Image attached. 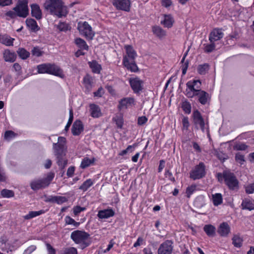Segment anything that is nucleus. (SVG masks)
I'll use <instances>...</instances> for the list:
<instances>
[{"label": "nucleus", "mask_w": 254, "mask_h": 254, "mask_svg": "<svg viewBox=\"0 0 254 254\" xmlns=\"http://www.w3.org/2000/svg\"><path fill=\"white\" fill-rule=\"evenodd\" d=\"M95 159L94 157H84L81 161L80 167L82 169L86 168L94 164Z\"/></svg>", "instance_id": "25"}, {"label": "nucleus", "mask_w": 254, "mask_h": 254, "mask_svg": "<svg viewBox=\"0 0 254 254\" xmlns=\"http://www.w3.org/2000/svg\"><path fill=\"white\" fill-rule=\"evenodd\" d=\"M44 211L41 210L39 211H30L29 213L24 216V219H30L32 218L35 217L39 215H40L44 213Z\"/></svg>", "instance_id": "36"}, {"label": "nucleus", "mask_w": 254, "mask_h": 254, "mask_svg": "<svg viewBox=\"0 0 254 254\" xmlns=\"http://www.w3.org/2000/svg\"><path fill=\"white\" fill-rule=\"evenodd\" d=\"M1 195L3 197L10 198L14 196V193L11 190L3 189L1 191Z\"/></svg>", "instance_id": "40"}, {"label": "nucleus", "mask_w": 254, "mask_h": 254, "mask_svg": "<svg viewBox=\"0 0 254 254\" xmlns=\"http://www.w3.org/2000/svg\"><path fill=\"white\" fill-rule=\"evenodd\" d=\"M85 210L86 208L84 207L76 206L73 207V212L75 216L78 215L81 212L84 211Z\"/></svg>", "instance_id": "49"}, {"label": "nucleus", "mask_w": 254, "mask_h": 254, "mask_svg": "<svg viewBox=\"0 0 254 254\" xmlns=\"http://www.w3.org/2000/svg\"><path fill=\"white\" fill-rule=\"evenodd\" d=\"M133 148V147L132 146V145H129L128 146V147L127 148V149H125V150H123L122 151H121L119 155H120V156H124L126 154H127L128 152H131L132 151V149Z\"/></svg>", "instance_id": "54"}, {"label": "nucleus", "mask_w": 254, "mask_h": 254, "mask_svg": "<svg viewBox=\"0 0 254 254\" xmlns=\"http://www.w3.org/2000/svg\"><path fill=\"white\" fill-rule=\"evenodd\" d=\"M174 23V19L171 14H165L161 23L165 27L171 28Z\"/></svg>", "instance_id": "21"}, {"label": "nucleus", "mask_w": 254, "mask_h": 254, "mask_svg": "<svg viewBox=\"0 0 254 254\" xmlns=\"http://www.w3.org/2000/svg\"><path fill=\"white\" fill-rule=\"evenodd\" d=\"M83 130V126L80 121H76L72 127V132L73 135L79 134Z\"/></svg>", "instance_id": "24"}, {"label": "nucleus", "mask_w": 254, "mask_h": 254, "mask_svg": "<svg viewBox=\"0 0 254 254\" xmlns=\"http://www.w3.org/2000/svg\"><path fill=\"white\" fill-rule=\"evenodd\" d=\"M113 120L116 123L118 127L121 128L123 127L124 121L123 118L121 116H117L114 118Z\"/></svg>", "instance_id": "43"}, {"label": "nucleus", "mask_w": 254, "mask_h": 254, "mask_svg": "<svg viewBox=\"0 0 254 254\" xmlns=\"http://www.w3.org/2000/svg\"><path fill=\"white\" fill-rule=\"evenodd\" d=\"M12 3V0H0V5L2 6L9 5Z\"/></svg>", "instance_id": "62"}, {"label": "nucleus", "mask_w": 254, "mask_h": 254, "mask_svg": "<svg viewBox=\"0 0 254 254\" xmlns=\"http://www.w3.org/2000/svg\"><path fill=\"white\" fill-rule=\"evenodd\" d=\"M3 58L6 62L13 63L16 59V55L14 52L5 50L3 52Z\"/></svg>", "instance_id": "17"}, {"label": "nucleus", "mask_w": 254, "mask_h": 254, "mask_svg": "<svg viewBox=\"0 0 254 254\" xmlns=\"http://www.w3.org/2000/svg\"><path fill=\"white\" fill-rule=\"evenodd\" d=\"M198 72L201 74H204L206 73V65L205 64L199 65L197 68Z\"/></svg>", "instance_id": "55"}, {"label": "nucleus", "mask_w": 254, "mask_h": 254, "mask_svg": "<svg viewBox=\"0 0 254 254\" xmlns=\"http://www.w3.org/2000/svg\"><path fill=\"white\" fill-rule=\"evenodd\" d=\"M6 15L10 18H13L18 16L17 12L14 10H9L6 13Z\"/></svg>", "instance_id": "57"}, {"label": "nucleus", "mask_w": 254, "mask_h": 254, "mask_svg": "<svg viewBox=\"0 0 254 254\" xmlns=\"http://www.w3.org/2000/svg\"><path fill=\"white\" fill-rule=\"evenodd\" d=\"M242 208L243 209H248L252 210L254 209V200L249 199H245L243 200L242 204Z\"/></svg>", "instance_id": "26"}, {"label": "nucleus", "mask_w": 254, "mask_h": 254, "mask_svg": "<svg viewBox=\"0 0 254 254\" xmlns=\"http://www.w3.org/2000/svg\"><path fill=\"white\" fill-rule=\"evenodd\" d=\"M113 4L118 9L129 11L131 2L129 0H114Z\"/></svg>", "instance_id": "15"}, {"label": "nucleus", "mask_w": 254, "mask_h": 254, "mask_svg": "<svg viewBox=\"0 0 254 254\" xmlns=\"http://www.w3.org/2000/svg\"><path fill=\"white\" fill-rule=\"evenodd\" d=\"M248 146L244 143H237L234 146L233 149L235 150H245Z\"/></svg>", "instance_id": "44"}, {"label": "nucleus", "mask_w": 254, "mask_h": 254, "mask_svg": "<svg viewBox=\"0 0 254 254\" xmlns=\"http://www.w3.org/2000/svg\"><path fill=\"white\" fill-rule=\"evenodd\" d=\"M147 120L145 116L140 117L138 118L137 123L140 126L143 125L147 122Z\"/></svg>", "instance_id": "56"}, {"label": "nucleus", "mask_w": 254, "mask_h": 254, "mask_svg": "<svg viewBox=\"0 0 254 254\" xmlns=\"http://www.w3.org/2000/svg\"><path fill=\"white\" fill-rule=\"evenodd\" d=\"M14 40V39L6 35L0 36V43L6 46L12 45Z\"/></svg>", "instance_id": "32"}, {"label": "nucleus", "mask_w": 254, "mask_h": 254, "mask_svg": "<svg viewBox=\"0 0 254 254\" xmlns=\"http://www.w3.org/2000/svg\"><path fill=\"white\" fill-rule=\"evenodd\" d=\"M129 82L134 93H138L143 88V81L138 77L130 78Z\"/></svg>", "instance_id": "16"}, {"label": "nucleus", "mask_w": 254, "mask_h": 254, "mask_svg": "<svg viewBox=\"0 0 254 254\" xmlns=\"http://www.w3.org/2000/svg\"><path fill=\"white\" fill-rule=\"evenodd\" d=\"M79 33L87 39H92L94 36V32L91 26L87 22H80L78 23Z\"/></svg>", "instance_id": "9"}, {"label": "nucleus", "mask_w": 254, "mask_h": 254, "mask_svg": "<svg viewBox=\"0 0 254 254\" xmlns=\"http://www.w3.org/2000/svg\"><path fill=\"white\" fill-rule=\"evenodd\" d=\"M75 43L76 45L81 49V50H87L88 49V46L86 44L85 41L80 38H77L75 39Z\"/></svg>", "instance_id": "34"}, {"label": "nucleus", "mask_w": 254, "mask_h": 254, "mask_svg": "<svg viewBox=\"0 0 254 254\" xmlns=\"http://www.w3.org/2000/svg\"><path fill=\"white\" fill-rule=\"evenodd\" d=\"M205 175V165L203 163H200L196 165L190 172V178L195 180L202 178Z\"/></svg>", "instance_id": "12"}, {"label": "nucleus", "mask_w": 254, "mask_h": 254, "mask_svg": "<svg viewBox=\"0 0 254 254\" xmlns=\"http://www.w3.org/2000/svg\"><path fill=\"white\" fill-rule=\"evenodd\" d=\"M31 14L37 19H40L42 17V10L39 5L37 4H32L31 5Z\"/></svg>", "instance_id": "20"}, {"label": "nucleus", "mask_w": 254, "mask_h": 254, "mask_svg": "<svg viewBox=\"0 0 254 254\" xmlns=\"http://www.w3.org/2000/svg\"><path fill=\"white\" fill-rule=\"evenodd\" d=\"M235 159L236 161L240 164H243V163L245 162L244 155L240 153H238L236 154Z\"/></svg>", "instance_id": "51"}, {"label": "nucleus", "mask_w": 254, "mask_h": 254, "mask_svg": "<svg viewBox=\"0 0 254 254\" xmlns=\"http://www.w3.org/2000/svg\"><path fill=\"white\" fill-rule=\"evenodd\" d=\"M153 33L160 38L164 37L166 35V32L159 26H154L152 28Z\"/></svg>", "instance_id": "31"}, {"label": "nucleus", "mask_w": 254, "mask_h": 254, "mask_svg": "<svg viewBox=\"0 0 254 254\" xmlns=\"http://www.w3.org/2000/svg\"><path fill=\"white\" fill-rule=\"evenodd\" d=\"M183 125L184 127L187 128L189 125V120L188 118H184L183 119Z\"/></svg>", "instance_id": "64"}, {"label": "nucleus", "mask_w": 254, "mask_h": 254, "mask_svg": "<svg viewBox=\"0 0 254 254\" xmlns=\"http://www.w3.org/2000/svg\"><path fill=\"white\" fill-rule=\"evenodd\" d=\"M223 33L221 29H215L210 34L209 40L210 44L207 45V52H212L215 49L214 42L221 39Z\"/></svg>", "instance_id": "10"}, {"label": "nucleus", "mask_w": 254, "mask_h": 254, "mask_svg": "<svg viewBox=\"0 0 254 254\" xmlns=\"http://www.w3.org/2000/svg\"><path fill=\"white\" fill-rule=\"evenodd\" d=\"M115 212L112 208H108L99 211L97 216L101 219H108L114 215Z\"/></svg>", "instance_id": "18"}, {"label": "nucleus", "mask_w": 254, "mask_h": 254, "mask_svg": "<svg viewBox=\"0 0 254 254\" xmlns=\"http://www.w3.org/2000/svg\"><path fill=\"white\" fill-rule=\"evenodd\" d=\"M219 181L224 179L225 185L229 190H237L239 189V182L233 173L229 171H224L222 174L217 175Z\"/></svg>", "instance_id": "4"}, {"label": "nucleus", "mask_w": 254, "mask_h": 254, "mask_svg": "<svg viewBox=\"0 0 254 254\" xmlns=\"http://www.w3.org/2000/svg\"><path fill=\"white\" fill-rule=\"evenodd\" d=\"M215 228L211 225H207V235L213 236L215 234Z\"/></svg>", "instance_id": "52"}, {"label": "nucleus", "mask_w": 254, "mask_h": 254, "mask_svg": "<svg viewBox=\"0 0 254 254\" xmlns=\"http://www.w3.org/2000/svg\"><path fill=\"white\" fill-rule=\"evenodd\" d=\"M26 24L28 28L33 32H36L39 29L36 21L32 18L27 19Z\"/></svg>", "instance_id": "27"}, {"label": "nucleus", "mask_w": 254, "mask_h": 254, "mask_svg": "<svg viewBox=\"0 0 254 254\" xmlns=\"http://www.w3.org/2000/svg\"><path fill=\"white\" fill-rule=\"evenodd\" d=\"M243 239L238 235H234L232 238V243L235 247L240 248L242 246Z\"/></svg>", "instance_id": "37"}, {"label": "nucleus", "mask_w": 254, "mask_h": 254, "mask_svg": "<svg viewBox=\"0 0 254 254\" xmlns=\"http://www.w3.org/2000/svg\"><path fill=\"white\" fill-rule=\"evenodd\" d=\"M90 113L93 118H99L102 115L101 109L99 107L95 104H90Z\"/></svg>", "instance_id": "23"}, {"label": "nucleus", "mask_w": 254, "mask_h": 254, "mask_svg": "<svg viewBox=\"0 0 254 254\" xmlns=\"http://www.w3.org/2000/svg\"><path fill=\"white\" fill-rule=\"evenodd\" d=\"M212 200L213 204L215 206L221 204L222 203L223 199L221 193H217L212 195Z\"/></svg>", "instance_id": "35"}, {"label": "nucleus", "mask_w": 254, "mask_h": 254, "mask_svg": "<svg viewBox=\"0 0 254 254\" xmlns=\"http://www.w3.org/2000/svg\"><path fill=\"white\" fill-rule=\"evenodd\" d=\"M89 235L86 232L82 231L76 230L71 234V238L77 244H80L82 248L87 247L89 245L88 241Z\"/></svg>", "instance_id": "7"}, {"label": "nucleus", "mask_w": 254, "mask_h": 254, "mask_svg": "<svg viewBox=\"0 0 254 254\" xmlns=\"http://www.w3.org/2000/svg\"><path fill=\"white\" fill-rule=\"evenodd\" d=\"M104 93V90L103 88L100 87L98 89V91L94 93V96L100 97Z\"/></svg>", "instance_id": "61"}, {"label": "nucleus", "mask_w": 254, "mask_h": 254, "mask_svg": "<svg viewBox=\"0 0 254 254\" xmlns=\"http://www.w3.org/2000/svg\"><path fill=\"white\" fill-rule=\"evenodd\" d=\"M193 118L195 123L199 126L203 131L204 129V123L200 113L198 111H196L193 112Z\"/></svg>", "instance_id": "22"}, {"label": "nucleus", "mask_w": 254, "mask_h": 254, "mask_svg": "<svg viewBox=\"0 0 254 254\" xmlns=\"http://www.w3.org/2000/svg\"><path fill=\"white\" fill-rule=\"evenodd\" d=\"M62 254H77V251L73 247L67 248L63 251Z\"/></svg>", "instance_id": "45"}, {"label": "nucleus", "mask_w": 254, "mask_h": 254, "mask_svg": "<svg viewBox=\"0 0 254 254\" xmlns=\"http://www.w3.org/2000/svg\"><path fill=\"white\" fill-rule=\"evenodd\" d=\"M57 28L61 31L65 32L70 29L69 25L65 22H60L57 26Z\"/></svg>", "instance_id": "42"}, {"label": "nucleus", "mask_w": 254, "mask_h": 254, "mask_svg": "<svg viewBox=\"0 0 254 254\" xmlns=\"http://www.w3.org/2000/svg\"><path fill=\"white\" fill-rule=\"evenodd\" d=\"M195 96H197L199 102L202 104L206 103V93L204 91L199 90L195 94Z\"/></svg>", "instance_id": "30"}, {"label": "nucleus", "mask_w": 254, "mask_h": 254, "mask_svg": "<svg viewBox=\"0 0 254 254\" xmlns=\"http://www.w3.org/2000/svg\"><path fill=\"white\" fill-rule=\"evenodd\" d=\"M90 67L91 68L92 71L96 73H99L101 70V66L97 62L93 61L89 62Z\"/></svg>", "instance_id": "33"}, {"label": "nucleus", "mask_w": 254, "mask_h": 254, "mask_svg": "<svg viewBox=\"0 0 254 254\" xmlns=\"http://www.w3.org/2000/svg\"><path fill=\"white\" fill-rule=\"evenodd\" d=\"M43 51L38 48V47H34L32 50V54L33 56L36 57H40L43 55Z\"/></svg>", "instance_id": "50"}, {"label": "nucleus", "mask_w": 254, "mask_h": 254, "mask_svg": "<svg viewBox=\"0 0 254 254\" xmlns=\"http://www.w3.org/2000/svg\"><path fill=\"white\" fill-rule=\"evenodd\" d=\"M17 12L18 16L26 17L28 14V1L27 0H19L17 5L13 8Z\"/></svg>", "instance_id": "11"}, {"label": "nucleus", "mask_w": 254, "mask_h": 254, "mask_svg": "<svg viewBox=\"0 0 254 254\" xmlns=\"http://www.w3.org/2000/svg\"><path fill=\"white\" fill-rule=\"evenodd\" d=\"M230 232V227L227 222L221 223L218 229V233L222 237H226Z\"/></svg>", "instance_id": "19"}, {"label": "nucleus", "mask_w": 254, "mask_h": 254, "mask_svg": "<svg viewBox=\"0 0 254 254\" xmlns=\"http://www.w3.org/2000/svg\"><path fill=\"white\" fill-rule=\"evenodd\" d=\"M126 54L123 57V63L124 66L132 72H136L138 67L135 63L134 60L137 57V53L132 46L125 45Z\"/></svg>", "instance_id": "2"}, {"label": "nucleus", "mask_w": 254, "mask_h": 254, "mask_svg": "<svg viewBox=\"0 0 254 254\" xmlns=\"http://www.w3.org/2000/svg\"><path fill=\"white\" fill-rule=\"evenodd\" d=\"M173 249V242L171 241L167 240L160 245L157 254H172Z\"/></svg>", "instance_id": "14"}, {"label": "nucleus", "mask_w": 254, "mask_h": 254, "mask_svg": "<svg viewBox=\"0 0 254 254\" xmlns=\"http://www.w3.org/2000/svg\"><path fill=\"white\" fill-rule=\"evenodd\" d=\"M195 190V186H191L187 188L186 190V193L187 194V196L188 197H190V195L192 194V193Z\"/></svg>", "instance_id": "58"}, {"label": "nucleus", "mask_w": 254, "mask_h": 254, "mask_svg": "<svg viewBox=\"0 0 254 254\" xmlns=\"http://www.w3.org/2000/svg\"><path fill=\"white\" fill-rule=\"evenodd\" d=\"M182 107L184 112L187 114H190L191 112L190 104L188 102H184L182 104Z\"/></svg>", "instance_id": "47"}, {"label": "nucleus", "mask_w": 254, "mask_h": 254, "mask_svg": "<svg viewBox=\"0 0 254 254\" xmlns=\"http://www.w3.org/2000/svg\"><path fill=\"white\" fill-rule=\"evenodd\" d=\"M46 245L48 254H56L55 249L50 244L47 243Z\"/></svg>", "instance_id": "59"}, {"label": "nucleus", "mask_w": 254, "mask_h": 254, "mask_svg": "<svg viewBox=\"0 0 254 254\" xmlns=\"http://www.w3.org/2000/svg\"><path fill=\"white\" fill-rule=\"evenodd\" d=\"M54 177V174L49 173L43 178L32 180L30 184L32 190L34 191L44 189L48 186Z\"/></svg>", "instance_id": "6"}, {"label": "nucleus", "mask_w": 254, "mask_h": 254, "mask_svg": "<svg viewBox=\"0 0 254 254\" xmlns=\"http://www.w3.org/2000/svg\"><path fill=\"white\" fill-rule=\"evenodd\" d=\"M245 191L247 193L252 194L254 192V183H251L245 187Z\"/></svg>", "instance_id": "48"}, {"label": "nucleus", "mask_w": 254, "mask_h": 254, "mask_svg": "<svg viewBox=\"0 0 254 254\" xmlns=\"http://www.w3.org/2000/svg\"><path fill=\"white\" fill-rule=\"evenodd\" d=\"M37 68L39 73H48L61 78H64V76L63 70L58 66L54 64H41L38 65Z\"/></svg>", "instance_id": "5"}, {"label": "nucleus", "mask_w": 254, "mask_h": 254, "mask_svg": "<svg viewBox=\"0 0 254 254\" xmlns=\"http://www.w3.org/2000/svg\"><path fill=\"white\" fill-rule=\"evenodd\" d=\"M16 136V134L12 131L8 130L5 132L4 138L7 140H10Z\"/></svg>", "instance_id": "46"}, {"label": "nucleus", "mask_w": 254, "mask_h": 254, "mask_svg": "<svg viewBox=\"0 0 254 254\" xmlns=\"http://www.w3.org/2000/svg\"><path fill=\"white\" fill-rule=\"evenodd\" d=\"M36 249V247L35 246H31L27 249V250L25 251V253L29 254L34 251Z\"/></svg>", "instance_id": "63"}, {"label": "nucleus", "mask_w": 254, "mask_h": 254, "mask_svg": "<svg viewBox=\"0 0 254 254\" xmlns=\"http://www.w3.org/2000/svg\"><path fill=\"white\" fill-rule=\"evenodd\" d=\"M48 201L61 204L67 201V198L63 196H53L49 198Z\"/></svg>", "instance_id": "29"}, {"label": "nucleus", "mask_w": 254, "mask_h": 254, "mask_svg": "<svg viewBox=\"0 0 254 254\" xmlns=\"http://www.w3.org/2000/svg\"><path fill=\"white\" fill-rule=\"evenodd\" d=\"M75 171V168L73 166H70L67 169L66 175L68 177H71Z\"/></svg>", "instance_id": "60"}, {"label": "nucleus", "mask_w": 254, "mask_h": 254, "mask_svg": "<svg viewBox=\"0 0 254 254\" xmlns=\"http://www.w3.org/2000/svg\"><path fill=\"white\" fill-rule=\"evenodd\" d=\"M93 184V182L91 179H88L85 181L81 186H80L79 189L85 191Z\"/></svg>", "instance_id": "39"}, {"label": "nucleus", "mask_w": 254, "mask_h": 254, "mask_svg": "<svg viewBox=\"0 0 254 254\" xmlns=\"http://www.w3.org/2000/svg\"><path fill=\"white\" fill-rule=\"evenodd\" d=\"M162 5L166 8H169L173 5L172 0H161Z\"/></svg>", "instance_id": "53"}, {"label": "nucleus", "mask_w": 254, "mask_h": 254, "mask_svg": "<svg viewBox=\"0 0 254 254\" xmlns=\"http://www.w3.org/2000/svg\"><path fill=\"white\" fill-rule=\"evenodd\" d=\"M136 102L132 97H126L122 99L119 102V108L121 109L135 108Z\"/></svg>", "instance_id": "13"}, {"label": "nucleus", "mask_w": 254, "mask_h": 254, "mask_svg": "<svg viewBox=\"0 0 254 254\" xmlns=\"http://www.w3.org/2000/svg\"><path fill=\"white\" fill-rule=\"evenodd\" d=\"M201 83L199 80H191L189 81L186 84L187 88L185 94L189 98H192L195 94L200 90Z\"/></svg>", "instance_id": "8"}, {"label": "nucleus", "mask_w": 254, "mask_h": 254, "mask_svg": "<svg viewBox=\"0 0 254 254\" xmlns=\"http://www.w3.org/2000/svg\"><path fill=\"white\" fill-rule=\"evenodd\" d=\"M93 83V79L89 75L87 74L83 78V83L87 90H90Z\"/></svg>", "instance_id": "28"}, {"label": "nucleus", "mask_w": 254, "mask_h": 254, "mask_svg": "<svg viewBox=\"0 0 254 254\" xmlns=\"http://www.w3.org/2000/svg\"><path fill=\"white\" fill-rule=\"evenodd\" d=\"M65 141L64 137H59L58 143H54L55 153L58 159V164L62 168H64L67 163V159L63 158V156H65L66 151V148L65 145Z\"/></svg>", "instance_id": "3"}, {"label": "nucleus", "mask_w": 254, "mask_h": 254, "mask_svg": "<svg viewBox=\"0 0 254 254\" xmlns=\"http://www.w3.org/2000/svg\"><path fill=\"white\" fill-rule=\"evenodd\" d=\"M65 222L67 225H72L76 227H78L80 223L76 222L73 219L68 216H66L64 218Z\"/></svg>", "instance_id": "41"}, {"label": "nucleus", "mask_w": 254, "mask_h": 254, "mask_svg": "<svg viewBox=\"0 0 254 254\" xmlns=\"http://www.w3.org/2000/svg\"><path fill=\"white\" fill-rule=\"evenodd\" d=\"M43 6L46 10L59 18L65 17L68 13L67 7L62 0H46Z\"/></svg>", "instance_id": "1"}, {"label": "nucleus", "mask_w": 254, "mask_h": 254, "mask_svg": "<svg viewBox=\"0 0 254 254\" xmlns=\"http://www.w3.org/2000/svg\"><path fill=\"white\" fill-rule=\"evenodd\" d=\"M17 52L18 56L22 59H26L30 56V53L24 48H19Z\"/></svg>", "instance_id": "38"}]
</instances>
